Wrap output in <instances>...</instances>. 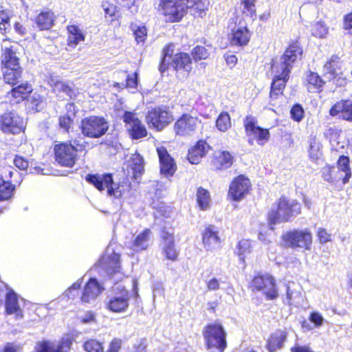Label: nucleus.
I'll use <instances>...</instances> for the list:
<instances>
[{
    "instance_id": "32",
    "label": "nucleus",
    "mask_w": 352,
    "mask_h": 352,
    "mask_svg": "<svg viewBox=\"0 0 352 352\" xmlns=\"http://www.w3.org/2000/svg\"><path fill=\"white\" fill-rule=\"evenodd\" d=\"M151 234V232L148 229H146L140 233L131 243V248L135 252L146 250L149 245Z\"/></svg>"
},
{
    "instance_id": "2",
    "label": "nucleus",
    "mask_w": 352,
    "mask_h": 352,
    "mask_svg": "<svg viewBox=\"0 0 352 352\" xmlns=\"http://www.w3.org/2000/svg\"><path fill=\"white\" fill-rule=\"evenodd\" d=\"M86 179L100 191L107 189V195L116 199L122 198L130 189V183L128 181L123 180L122 182H115L110 174L102 175H89Z\"/></svg>"
},
{
    "instance_id": "41",
    "label": "nucleus",
    "mask_w": 352,
    "mask_h": 352,
    "mask_svg": "<svg viewBox=\"0 0 352 352\" xmlns=\"http://www.w3.org/2000/svg\"><path fill=\"white\" fill-rule=\"evenodd\" d=\"M197 201L199 207L201 210H207L210 207V192L206 189L199 187L197 190Z\"/></svg>"
},
{
    "instance_id": "20",
    "label": "nucleus",
    "mask_w": 352,
    "mask_h": 352,
    "mask_svg": "<svg viewBox=\"0 0 352 352\" xmlns=\"http://www.w3.org/2000/svg\"><path fill=\"white\" fill-rule=\"evenodd\" d=\"M202 243L207 252H214L220 249L221 239L215 226L210 225L206 228L202 232Z\"/></svg>"
},
{
    "instance_id": "29",
    "label": "nucleus",
    "mask_w": 352,
    "mask_h": 352,
    "mask_svg": "<svg viewBox=\"0 0 352 352\" xmlns=\"http://www.w3.org/2000/svg\"><path fill=\"white\" fill-rule=\"evenodd\" d=\"M287 338V333L283 330H277L272 333L267 340V349L270 352H274L282 348Z\"/></svg>"
},
{
    "instance_id": "25",
    "label": "nucleus",
    "mask_w": 352,
    "mask_h": 352,
    "mask_svg": "<svg viewBox=\"0 0 352 352\" xmlns=\"http://www.w3.org/2000/svg\"><path fill=\"white\" fill-rule=\"evenodd\" d=\"M335 168L336 170V179L342 181L344 184L348 183L352 175L349 158L343 155L340 156L338 160L337 167Z\"/></svg>"
},
{
    "instance_id": "52",
    "label": "nucleus",
    "mask_w": 352,
    "mask_h": 352,
    "mask_svg": "<svg viewBox=\"0 0 352 352\" xmlns=\"http://www.w3.org/2000/svg\"><path fill=\"white\" fill-rule=\"evenodd\" d=\"M83 346L87 352H103L104 351L102 343L96 339L87 340Z\"/></svg>"
},
{
    "instance_id": "45",
    "label": "nucleus",
    "mask_w": 352,
    "mask_h": 352,
    "mask_svg": "<svg viewBox=\"0 0 352 352\" xmlns=\"http://www.w3.org/2000/svg\"><path fill=\"white\" fill-rule=\"evenodd\" d=\"M14 186L0 177V201L9 199L14 192Z\"/></svg>"
},
{
    "instance_id": "30",
    "label": "nucleus",
    "mask_w": 352,
    "mask_h": 352,
    "mask_svg": "<svg viewBox=\"0 0 352 352\" xmlns=\"http://www.w3.org/2000/svg\"><path fill=\"white\" fill-rule=\"evenodd\" d=\"M212 163L217 169H226L232 166L233 157L228 151H218L214 155Z\"/></svg>"
},
{
    "instance_id": "61",
    "label": "nucleus",
    "mask_w": 352,
    "mask_h": 352,
    "mask_svg": "<svg viewBox=\"0 0 352 352\" xmlns=\"http://www.w3.org/2000/svg\"><path fill=\"white\" fill-rule=\"evenodd\" d=\"M73 118H74L71 117V116H61L59 118L60 126L67 131L72 124Z\"/></svg>"
},
{
    "instance_id": "60",
    "label": "nucleus",
    "mask_w": 352,
    "mask_h": 352,
    "mask_svg": "<svg viewBox=\"0 0 352 352\" xmlns=\"http://www.w3.org/2000/svg\"><path fill=\"white\" fill-rule=\"evenodd\" d=\"M317 236L320 243H326L331 241V235L324 228H319L316 232Z\"/></svg>"
},
{
    "instance_id": "6",
    "label": "nucleus",
    "mask_w": 352,
    "mask_h": 352,
    "mask_svg": "<svg viewBox=\"0 0 352 352\" xmlns=\"http://www.w3.org/2000/svg\"><path fill=\"white\" fill-rule=\"evenodd\" d=\"M108 129V122L101 116H89L81 122V131L89 138H98L104 135Z\"/></svg>"
},
{
    "instance_id": "44",
    "label": "nucleus",
    "mask_w": 352,
    "mask_h": 352,
    "mask_svg": "<svg viewBox=\"0 0 352 352\" xmlns=\"http://www.w3.org/2000/svg\"><path fill=\"white\" fill-rule=\"evenodd\" d=\"M324 70L333 76H338L340 71V63L338 56H332L324 65Z\"/></svg>"
},
{
    "instance_id": "8",
    "label": "nucleus",
    "mask_w": 352,
    "mask_h": 352,
    "mask_svg": "<svg viewBox=\"0 0 352 352\" xmlns=\"http://www.w3.org/2000/svg\"><path fill=\"white\" fill-rule=\"evenodd\" d=\"M98 265L111 276L116 275L119 279L123 276L120 272V254L115 252L112 245L107 247L105 254L98 261Z\"/></svg>"
},
{
    "instance_id": "57",
    "label": "nucleus",
    "mask_w": 352,
    "mask_h": 352,
    "mask_svg": "<svg viewBox=\"0 0 352 352\" xmlns=\"http://www.w3.org/2000/svg\"><path fill=\"white\" fill-rule=\"evenodd\" d=\"M304 109L300 104H295L290 111L292 118L297 122L302 120L304 117Z\"/></svg>"
},
{
    "instance_id": "46",
    "label": "nucleus",
    "mask_w": 352,
    "mask_h": 352,
    "mask_svg": "<svg viewBox=\"0 0 352 352\" xmlns=\"http://www.w3.org/2000/svg\"><path fill=\"white\" fill-rule=\"evenodd\" d=\"M216 126L220 131H228L231 127L230 115L227 112L221 113L217 119Z\"/></svg>"
},
{
    "instance_id": "33",
    "label": "nucleus",
    "mask_w": 352,
    "mask_h": 352,
    "mask_svg": "<svg viewBox=\"0 0 352 352\" xmlns=\"http://www.w3.org/2000/svg\"><path fill=\"white\" fill-rule=\"evenodd\" d=\"M186 8L190 14L201 16L203 12L209 5L208 0H186Z\"/></svg>"
},
{
    "instance_id": "48",
    "label": "nucleus",
    "mask_w": 352,
    "mask_h": 352,
    "mask_svg": "<svg viewBox=\"0 0 352 352\" xmlns=\"http://www.w3.org/2000/svg\"><path fill=\"white\" fill-rule=\"evenodd\" d=\"M1 64L3 67H17V65H20L19 58L16 56V50L2 53Z\"/></svg>"
},
{
    "instance_id": "9",
    "label": "nucleus",
    "mask_w": 352,
    "mask_h": 352,
    "mask_svg": "<svg viewBox=\"0 0 352 352\" xmlns=\"http://www.w3.org/2000/svg\"><path fill=\"white\" fill-rule=\"evenodd\" d=\"M161 11L167 21H179L188 10L182 0H161Z\"/></svg>"
},
{
    "instance_id": "51",
    "label": "nucleus",
    "mask_w": 352,
    "mask_h": 352,
    "mask_svg": "<svg viewBox=\"0 0 352 352\" xmlns=\"http://www.w3.org/2000/svg\"><path fill=\"white\" fill-rule=\"evenodd\" d=\"M328 27L322 22H316L312 25L311 34L318 38H324L328 33Z\"/></svg>"
},
{
    "instance_id": "24",
    "label": "nucleus",
    "mask_w": 352,
    "mask_h": 352,
    "mask_svg": "<svg viewBox=\"0 0 352 352\" xmlns=\"http://www.w3.org/2000/svg\"><path fill=\"white\" fill-rule=\"evenodd\" d=\"M157 152L160 160L162 174L166 176H172L177 168L174 160L163 146L158 147Z\"/></svg>"
},
{
    "instance_id": "5",
    "label": "nucleus",
    "mask_w": 352,
    "mask_h": 352,
    "mask_svg": "<svg viewBox=\"0 0 352 352\" xmlns=\"http://www.w3.org/2000/svg\"><path fill=\"white\" fill-rule=\"evenodd\" d=\"M285 244L293 248H302L310 250L313 241L312 234L309 229L293 230L283 235Z\"/></svg>"
},
{
    "instance_id": "35",
    "label": "nucleus",
    "mask_w": 352,
    "mask_h": 352,
    "mask_svg": "<svg viewBox=\"0 0 352 352\" xmlns=\"http://www.w3.org/2000/svg\"><path fill=\"white\" fill-rule=\"evenodd\" d=\"M302 298L299 285L294 283L287 286L286 300L289 305L298 303Z\"/></svg>"
},
{
    "instance_id": "58",
    "label": "nucleus",
    "mask_w": 352,
    "mask_h": 352,
    "mask_svg": "<svg viewBox=\"0 0 352 352\" xmlns=\"http://www.w3.org/2000/svg\"><path fill=\"white\" fill-rule=\"evenodd\" d=\"M10 15L8 12L0 11V30L6 32L10 29Z\"/></svg>"
},
{
    "instance_id": "63",
    "label": "nucleus",
    "mask_w": 352,
    "mask_h": 352,
    "mask_svg": "<svg viewBox=\"0 0 352 352\" xmlns=\"http://www.w3.org/2000/svg\"><path fill=\"white\" fill-rule=\"evenodd\" d=\"M320 145L319 143L314 140L311 142L309 145L310 157L313 159L318 158L320 155Z\"/></svg>"
},
{
    "instance_id": "7",
    "label": "nucleus",
    "mask_w": 352,
    "mask_h": 352,
    "mask_svg": "<svg viewBox=\"0 0 352 352\" xmlns=\"http://www.w3.org/2000/svg\"><path fill=\"white\" fill-rule=\"evenodd\" d=\"M172 67L175 70L188 74L191 69V59L186 53H177L173 56L164 53L161 63V69Z\"/></svg>"
},
{
    "instance_id": "14",
    "label": "nucleus",
    "mask_w": 352,
    "mask_h": 352,
    "mask_svg": "<svg viewBox=\"0 0 352 352\" xmlns=\"http://www.w3.org/2000/svg\"><path fill=\"white\" fill-rule=\"evenodd\" d=\"M56 161L63 166L72 167L76 160L77 149L70 144L63 143L54 146Z\"/></svg>"
},
{
    "instance_id": "17",
    "label": "nucleus",
    "mask_w": 352,
    "mask_h": 352,
    "mask_svg": "<svg viewBox=\"0 0 352 352\" xmlns=\"http://www.w3.org/2000/svg\"><path fill=\"white\" fill-rule=\"evenodd\" d=\"M234 23L235 25L232 28L230 35V43L236 46L247 45L252 36V33L247 28L244 21L238 20V17H236Z\"/></svg>"
},
{
    "instance_id": "50",
    "label": "nucleus",
    "mask_w": 352,
    "mask_h": 352,
    "mask_svg": "<svg viewBox=\"0 0 352 352\" xmlns=\"http://www.w3.org/2000/svg\"><path fill=\"white\" fill-rule=\"evenodd\" d=\"M130 135V136L133 139H140L144 138L147 135V130L140 121L139 124H136L133 128L129 129L127 131Z\"/></svg>"
},
{
    "instance_id": "16",
    "label": "nucleus",
    "mask_w": 352,
    "mask_h": 352,
    "mask_svg": "<svg viewBox=\"0 0 352 352\" xmlns=\"http://www.w3.org/2000/svg\"><path fill=\"white\" fill-rule=\"evenodd\" d=\"M0 128L6 133L18 134L25 129V122L14 112L4 113L0 121Z\"/></svg>"
},
{
    "instance_id": "18",
    "label": "nucleus",
    "mask_w": 352,
    "mask_h": 352,
    "mask_svg": "<svg viewBox=\"0 0 352 352\" xmlns=\"http://www.w3.org/2000/svg\"><path fill=\"white\" fill-rule=\"evenodd\" d=\"M251 187L250 179L241 175L231 182L228 196L234 201L241 200L248 193Z\"/></svg>"
},
{
    "instance_id": "34",
    "label": "nucleus",
    "mask_w": 352,
    "mask_h": 352,
    "mask_svg": "<svg viewBox=\"0 0 352 352\" xmlns=\"http://www.w3.org/2000/svg\"><path fill=\"white\" fill-rule=\"evenodd\" d=\"M67 42L69 46L75 47L80 42L85 40V35L82 30L77 26L72 25L67 26Z\"/></svg>"
},
{
    "instance_id": "21",
    "label": "nucleus",
    "mask_w": 352,
    "mask_h": 352,
    "mask_svg": "<svg viewBox=\"0 0 352 352\" xmlns=\"http://www.w3.org/2000/svg\"><path fill=\"white\" fill-rule=\"evenodd\" d=\"M72 343V339L69 336L63 337L58 343L43 341L38 344L35 352H69Z\"/></svg>"
},
{
    "instance_id": "38",
    "label": "nucleus",
    "mask_w": 352,
    "mask_h": 352,
    "mask_svg": "<svg viewBox=\"0 0 352 352\" xmlns=\"http://www.w3.org/2000/svg\"><path fill=\"white\" fill-rule=\"evenodd\" d=\"M54 14L52 11L41 12L38 15L36 23L41 30L50 29L53 25Z\"/></svg>"
},
{
    "instance_id": "37",
    "label": "nucleus",
    "mask_w": 352,
    "mask_h": 352,
    "mask_svg": "<svg viewBox=\"0 0 352 352\" xmlns=\"http://www.w3.org/2000/svg\"><path fill=\"white\" fill-rule=\"evenodd\" d=\"M256 0H241V10L244 15L242 19L238 20H243L245 21L246 18L254 19L256 16Z\"/></svg>"
},
{
    "instance_id": "56",
    "label": "nucleus",
    "mask_w": 352,
    "mask_h": 352,
    "mask_svg": "<svg viewBox=\"0 0 352 352\" xmlns=\"http://www.w3.org/2000/svg\"><path fill=\"white\" fill-rule=\"evenodd\" d=\"M309 320L316 328L322 326L325 321L322 315L320 312L315 311L310 313Z\"/></svg>"
},
{
    "instance_id": "4",
    "label": "nucleus",
    "mask_w": 352,
    "mask_h": 352,
    "mask_svg": "<svg viewBox=\"0 0 352 352\" xmlns=\"http://www.w3.org/2000/svg\"><path fill=\"white\" fill-rule=\"evenodd\" d=\"M204 337L208 349H215L219 352H223L227 346L226 333L219 323L206 326L204 331Z\"/></svg>"
},
{
    "instance_id": "15",
    "label": "nucleus",
    "mask_w": 352,
    "mask_h": 352,
    "mask_svg": "<svg viewBox=\"0 0 352 352\" xmlns=\"http://www.w3.org/2000/svg\"><path fill=\"white\" fill-rule=\"evenodd\" d=\"M115 290H118L120 292L109 297L106 307L113 313H125L129 306V293L124 287L120 288V286H118Z\"/></svg>"
},
{
    "instance_id": "47",
    "label": "nucleus",
    "mask_w": 352,
    "mask_h": 352,
    "mask_svg": "<svg viewBox=\"0 0 352 352\" xmlns=\"http://www.w3.org/2000/svg\"><path fill=\"white\" fill-rule=\"evenodd\" d=\"M28 102L30 103V107L32 110H35L36 111L41 110L45 104V98L36 92L33 93L30 96Z\"/></svg>"
},
{
    "instance_id": "23",
    "label": "nucleus",
    "mask_w": 352,
    "mask_h": 352,
    "mask_svg": "<svg viewBox=\"0 0 352 352\" xmlns=\"http://www.w3.org/2000/svg\"><path fill=\"white\" fill-rule=\"evenodd\" d=\"M162 238L163 240L162 251L164 255L170 261H177L179 252L175 248L173 233L166 230H163L162 233Z\"/></svg>"
},
{
    "instance_id": "43",
    "label": "nucleus",
    "mask_w": 352,
    "mask_h": 352,
    "mask_svg": "<svg viewBox=\"0 0 352 352\" xmlns=\"http://www.w3.org/2000/svg\"><path fill=\"white\" fill-rule=\"evenodd\" d=\"M122 113L120 115V117L122 119L124 123V126L127 131L133 128V126L136 124H139L141 121L138 118V114L134 111L124 110Z\"/></svg>"
},
{
    "instance_id": "1",
    "label": "nucleus",
    "mask_w": 352,
    "mask_h": 352,
    "mask_svg": "<svg viewBox=\"0 0 352 352\" xmlns=\"http://www.w3.org/2000/svg\"><path fill=\"white\" fill-rule=\"evenodd\" d=\"M302 52V50L298 43H292L279 59L273 61L272 72L274 77L271 85V98H276L278 95L282 94L286 82L289 78L293 64Z\"/></svg>"
},
{
    "instance_id": "54",
    "label": "nucleus",
    "mask_w": 352,
    "mask_h": 352,
    "mask_svg": "<svg viewBox=\"0 0 352 352\" xmlns=\"http://www.w3.org/2000/svg\"><path fill=\"white\" fill-rule=\"evenodd\" d=\"M133 34L137 43H144L146 36L147 30L145 26H135L133 27Z\"/></svg>"
},
{
    "instance_id": "55",
    "label": "nucleus",
    "mask_w": 352,
    "mask_h": 352,
    "mask_svg": "<svg viewBox=\"0 0 352 352\" xmlns=\"http://www.w3.org/2000/svg\"><path fill=\"white\" fill-rule=\"evenodd\" d=\"M78 320L82 324H93L96 322V314L94 311H87L78 316Z\"/></svg>"
},
{
    "instance_id": "53",
    "label": "nucleus",
    "mask_w": 352,
    "mask_h": 352,
    "mask_svg": "<svg viewBox=\"0 0 352 352\" xmlns=\"http://www.w3.org/2000/svg\"><path fill=\"white\" fill-rule=\"evenodd\" d=\"M192 55L195 61L200 60H205L208 58L210 54L208 51L203 46L195 47L192 52Z\"/></svg>"
},
{
    "instance_id": "31",
    "label": "nucleus",
    "mask_w": 352,
    "mask_h": 352,
    "mask_svg": "<svg viewBox=\"0 0 352 352\" xmlns=\"http://www.w3.org/2000/svg\"><path fill=\"white\" fill-rule=\"evenodd\" d=\"M2 71L5 82L10 85H15L21 77L22 69L20 65H17V67H2Z\"/></svg>"
},
{
    "instance_id": "39",
    "label": "nucleus",
    "mask_w": 352,
    "mask_h": 352,
    "mask_svg": "<svg viewBox=\"0 0 352 352\" xmlns=\"http://www.w3.org/2000/svg\"><path fill=\"white\" fill-rule=\"evenodd\" d=\"M53 90L60 98L65 96L72 98L74 94L72 89L63 81H56L52 85Z\"/></svg>"
},
{
    "instance_id": "13",
    "label": "nucleus",
    "mask_w": 352,
    "mask_h": 352,
    "mask_svg": "<svg viewBox=\"0 0 352 352\" xmlns=\"http://www.w3.org/2000/svg\"><path fill=\"white\" fill-rule=\"evenodd\" d=\"M252 286L254 289L261 291L269 300L275 299L278 296L275 280L270 274H266L256 276L252 280Z\"/></svg>"
},
{
    "instance_id": "28",
    "label": "nucleus",
    "mask_w": 352,
    "mask_h": 352,
    "mask_svg": "<svg viewBox=\"0 0 352 352\" xmlns=\"http://www.w3.org/2000/svg\"><path fill=\"white\" fill-rule=\"evenodd\" d=\"M209 148V145L205 141H199L188 151V159L189 162L192 164H199L201 159L208 153Z\"/></svg>"
},
{
    "instance_id": "27",
    "label": "nucleus",
    "mask_w": 352,
    "mask_h": 352,
    "mask_svg": "<svg viewBox=\"0 0 352 352\" xmlns=\"http://www.w3.org/2000/svg\"><path fill=\"white\" fill-rule=\"evenodd\" d=\"M32 88L28 83H23L16 87L13 88L11 91L7 94L10 102L17 104L23 101L28 97V95L32 93Z\"/></svg>"
},
{
    "instance_id": "11",
    "label": "nucleus",
    "mask_w": 352,
    "mask_h": 352,
    "mask_svg": "<svg viewBox=\"0 0 352 352\" xmlns=\"http://www.w3.org/2000/svg\"><path fill=\"white\" fill-rule=\"evenodd\" d=\"M146 120L151 127L162 131L173 120V116L166 109L155 108L148 112Z\"/></svg>"
},
{
    "instance_id": "64",
    "label": "nucleus",
    "mask_w": 352,
    "mask_h": 352,
    "mask_svg": "<svg viewBox=\"0 0 352 352\" xmlns=\"http://www.w3.org/2000/svg\"><path fill=\"white\" fill-rule=\"evenodd\" d=\"M14 165L21 170H26L29 166V162L22 157L16 156L14 160Z\"/></svg>"
},
{
    "instance_id": "26",
    "label": "nucleus",
    "mask_w": 352,
    "mask_h": 352,
    "mask_svg": "<svg viewBox=\"0 0 352 352\" xmlns=\"http://www.w3.org/2000/svg\"><path fill=\"white\" fill-rule=\"evenodd\" d=\"M329 113L332 116L340 115L343 119L352 121V101L338 102L331 108Z\"/></svg>"
},
{
    "instance_id": "49",
    "label": "nucleus",
    "mask_w": 352,
    "mask_h": 352,
    "mask_svg": "<svg viewBox=\"0 0 352 352\" xmlns=\"http://www.w3.org/2000/svg\"><path fill=\"white\" fill-rule=\"evenodd\" d=\"M174 214V210L170 206L160 203L155 209L154 213L156 218H170Z\"/></svg>"
},
{
    "instance_id": "22",
    "label": "nucleus",
    "mask_w": 352,
    "mask_h": 352,
    "mask_svg": "<svg viewBox=\"0 0 352 352\" xmlns=\"http://www.w3.org/2000/svg\"><path fill=\"white\" fill-rule=\"evenodd\" d=\"M24 303L23 298H19L13 292H9L6 294V309L8 314L14 315L16 319L23 317V311L21 305Z\"/></svg>"
},
{
    "instance_id": "36",
    "label": "nucleus",
    "mask_w": 352,
    "mask_h": 352,
    "mask_svg": "<svg viewBox=\"0 0 352 352\" xmlns=\"http://www.w3.org/2000/svg\"><path fill=\"white\" fill-rule=\"evenodd\" d=\"M129 166L133 170V177L138 178L144 170V160L138 153H133L129 160Z\"/></svg>"
},
{
    "instance_id": "10",
    "label": "nucleus",
    "mask_w": 352,
    "mask_h": 352,
    "mask_svg": "<svg viewBox=\"0 0 352 352\" xmlns=\"http://www.w3.org/2000/svg\"><path fill=\"white\" fill-rule=\"evenodd\" d=\"M201 121L198 118L184 114L174 124L176 135L186 137L193 135L199 129Z\"/></svg>"
},
{
    "instance_id": "19",
    "label": "nucleus",
    "mask_w": 352,
    "mask_h": 352,
    "mask_svg": "<svg viewBox=\"0 0 352 352\" xmlns=\"http://www.w3.org/2000/svg\"><path fill=\"white\" fill-rule=\"evenodd\" d=\"M104 289L103 286L96 278H90L83 287L80 296L81 302L84 304H94Z\"/></svg>"
},
{
    "instance_id": "40",
    "label": "nucleus",
    "mask_w": 352,
    "mask_h": 352,
    "mask_svg": "<svg viewBox=\"0 0 352 352\" xmlns=\"http://www.w3.org/2000/svg\"><path fill=\"white\" fill-rule=\"evenodd\" d=\"M307 89L309 92H316L323 86L324 81L316 73L310 72L307 76Z\"/></svg>"
},
{
    "instance_id": "3",
    "label": "nucleus",
    "mask_w": 352,
    "mask_h": 352,
    "mask_svg": "<svg viewBox=\"0 0 352 352\" xmlns=\"http://www.w3.org/2000/svg\"><path fill=\"white\" fill-rule=\"evenodd\" d=\"M301 211L300 203L294 199L285 197L279 199L276 208H272L268 214V220L272 224L288 221Z\"/></svg>"
},
{
    "instance_id": "59",
    "label": "nucleus",
    "mask_w": 352,
    "mask_h": 352,
    "mask_svg": "<svg viewBox=\"0 0 352 352\" xmlns=\"http://www.w3.org/2000/svg\"><path fill=\"white\" fill-rule=\"evenodd\" d=\"M336 168L332 167H327L324 169L323 171V177L324 179L327 181L328 182H338V179H336L335 177H336Z\"/></svg>"
},
{
    "instance_id": "42",
    "label": "nucleus",
    "mask_w": 352,
    "mask_h": 352,
    "mask_svg": "<svg viewBox=\"0 0 352 352\" xmlns=\"http://www.w3.org/2000/svg\"><path fill=\"white\" fill-rule=\"evenodd\" d=\"M251 242L249 240L242 239L239 242L236 248V254L243 263L245 258L251 253Z\"/></svg>"
},
{
    "instance_id": "12",
    "label": "nucleus",
    "mask_w": 352,
    "mask_h": 352,
    "mask_svg": "<svg viewBox=\"0 0 352 352\" xmlns=\"http://www.w3.org/2000/svg\"><path fill=\"white\" fill-rule=\"evenodd\" d=\"M244 126L250 145H254L256 141L259 145L263 146L269 140V131L257 126L252 118H247Z\"/></svg>"
},
{
    "instance_id": "62",
    "label": "nucleus",
    "mask_w": 352,
    "mask_h": 352,
    "mask_svg": "<svg viewBox=\"0 0 352 352\" xmlns=\"http://www.w3.org/2000/svg\"><path fill=\"white\" fill-rule=\"evenodd\" d=\"M82 280L80 279L75 282L67 291L66 295L69 298H74L78 294V290L80 287Z\"/></svg>"
}]
</instances>
